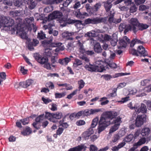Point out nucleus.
<instances>
[{"label":"nucleus","mask_w":151,"mask_h":151,"mask_svg":"<svg viewBox=\"0 0 151 151\" xmlns=\"http://www.w3.org/2000/svg\"><path fill=\"white\" fill-rule=\"evenodd\" d=\"M78 83L79 85V88L80 90L84 87L85 84V83L82 80L78 81Z\"/></svg>","instance_id":"603ef678"},{"label":"nucleus","mask_w":151,"mask_h":151,"mask_svg":"<svg viewBox=\"0 0 151 151\" xmlns=\"http://www.w3.org/2000/svg\"><path fill=\"white\" fill-rule=\"evenodd\" d=\"M94 50L97 53H100L102 51V49L99 43H96L94 45Z\"/></svg>","instance_id":"b1692460"},{"label":"nucleus","mask_w":151,"mask_h":151,"mask_svg":"<svg viewBox=\"0 0 151 151\" xmlns=\"http://www.w3.org/2000/svg\"><path fill=\"white\" fill-rule=\"evenodd\" d=\"M70 60V58L66 57L63 59H60L58 60V62L62 65H66Z\"/></svg>","instance_id":"a878e982"},{"label":"nucleus","mask_w":151,"mask_h":151,"mask_svg":"<svg viewBox=\"0 0 151 151\" xmlns=\"http://www.w3.org/2000/svg\"><path fill=\"white\" fill-rule=\"evenodd\" d=\"M53 10V8L52 6L47 7L45 8L44 11L46 13H48Z\"/></svg>","instance_id":"69168bd1"},{"label":"nucleus","mask_w":151,"mask_h":151,"mask_svg":"<svg viewBox=\"0 0 151 151\" xmlns=\"http://www.w3.org/2000/svg\"><path fill=\"white\" fill-rule=\"evenodd\" d=\"M144 43V42L143 41L135 38L133 39L132 41L130 44V46L133 47L134 46L135 44H142Z\"/></svg>","instance_id":"c85d7f7f"},{"label":"nucleus","mask_w":151,"mask_h":151,"mask_svg":"<svg viewBox=\"0 0 151 151\" xmlns=\"http://www.w3.org/2000/svg\"><path fill=\"white\" fill-rule=\"evenodd\" d=\"M62 116V113L58 112L55 113H53V119L55 118L57 119H60Z\"/></svg>","instance_id":"e433bc0d"},{"label":"nucleus","mask_w":151,"mask_h":151,"mask_svg":"<svg viewBox=\"0 0 151 151\" xmlns=\"http://www.w3.org/2000/svg\"><path fill=\"white\" fill-rule=\"evenodd\" d=\"M73 44L71 42L68 43L66 46V50L70 52L73 48Z\"/></svg>","instance_id":"09e8293b"},{"label":"nucleus","mask_w":151,"mask_h":151,"mask_svg":"<svg viewBox=\"0 0 151 151\" xmlns=\"http://www.w3.org/2000/svg\"><path fill=\"white\" fill-rule=\"evenodd\" d=\"M37 37L40 39H43L46 38L45 35L42 31L38 33Z\"/></svg>","instance_id":"ea45409f"},{"label":"nucleus","mask_w":151,"mask_h":151,"mask_svg":"<svg viewBox=\"0 0 151 151\" xmlns=\"http://www.w3.org/2000/svg\"><path fill=\"white\" fill-rule=\"evenodd\" d=\"M96 64L98 65L95 66V72H102L105 70L106 68H109L106 62H104L102 61H97Z\"/></svg>","instance_id":"6e6552de"},{"label":"nucleus","mask_w":151,"mask_h":151,"mask_svg":"<svg viewBox=\"0 0 151 151\" xmlns=\"http://www.w3.org/2000/svg\"><path fill=\"white\" fill-rule=\"evenodd\" d=\"M63 128L60 127V126L58 129L57 131V134L58 135H60L63 133Z\"/></svg>","instance_id":"0e129e2a"},{"label":"nucleus","mask_w":151,"mask_h":151,"mask_svg":"<svg viewBox=\"0 0 151 151\" xmlns=\"http://www.w3.org/2000/svg\"><path fill=\"white\" fill-rule=\"evenodd\" d=\"M107 20L106 17H96L94 18H88L85 20L84 23L85 24H97L101 23H105Z\"/></svg>","instance_id":"39448f33"},{"label":"nucleus","mask_w":151,"mask_h":151,"mask_svg":"<svg viewBox=\"0 0 151 151\" xmlns=\"http://www.w3.org/2000/svg\"><path fill=\"white\" fill-rule=\"evenodd\" d=\"M129 39L127 37L124 36L122 38L119 40V43L120 46H118V48L119 49L121 47H125L130 42Z\"/></svg>","instance_id":"9d476101"},{"label":"nucleus","mask_w":151,"mask_h":151,"mask_svg":"<svg viewBox=\"0 0 151 151\" xmlns=\"http://www.w3.org/2000/svg\"><path fill=\"white\" fill-rule=\"evenodd\" d=\"M137 9V8L136 7L135 5L133 4L132 6H131L129 9L130 12L132 13H133L136 12Z\"/></svg>","instance_id":"a19ab883"},{"label":"nucleus","mask_w":151,"mask_h":151,"mask_svg":"<svg viewBox=\"0 0 151 151\" xmlns=\"http://www.w3.org/2000/svg\"><path fill=\"white\" fill-rule=\"evenodd\" d=\"M85 41H81L80 40H78V55L79 56H80V55H83L84 53H86V50L84 48V46L83 44L84 43Z\"/></svg>","instance_id":"9b49d317"},{"label":"nucleus","mask_w":151,"mask_h":151,"mask_svg":"<svg viewBox=\"0 0 151 151\" xmlns=\"http://www.w3.org/2000/svg\"><path fill=\"white\" fill-rule=\"evenodd\" d=\"M147 111V109L145 105L144 104H142L140 107L137 106L136 108L135 112L137 114H139L141 112L142 113H146Z\"/></svg>","instance_id":"4468645a"},{"label":"nucleus","mask_w":151,"mask_h":151,"mask_svg":"<svg viewBox=\"0 0 151 151\" xmlns=\"http://www.w3.org/2000/svg\"><path fill=\"white\" fill-rule=\"evenodd\" d=\"M112 38L110 35L107 34H105L104 35V39L105 41H109L111 40Z\"/></svg>","instance_id":"e2e57ef3"},{"label":"nucleus","mask_w":151,"mask_h":151,"mask_svg":"<svg viewBox=\"0 0 151 151\" xmlns=\"http://www.w3.org/2000/svg\"><path fill=\"white\" fill-rule=\"evenodd\" d=\"M26 20L28 24H32V22L34 20V18L32 17H30L29 18H26Z\"/></svg>","instance_id":"6e6d98bb"},{"label":"nucleus","mask_w":151,"mask_h":151,"mask_svg":"<svg viewBox=\"0 0 151 151\" xmlns=\"http://www.w3.org/2000/svg\"><path fill=\"white\" fill-rule=\"evenodd\" d=\"M87 147L83 144H81L77 146L70 148L68 151H80L85 150Z\"/></svg>","instance_id":"dca6fc26"},{"label":"nucleus","mask_w":151,"mask_h":151,"mask_svg":"<svg viewBox=\"0 0 151 151\" xmlns=\"http://www.w3.org/2000/svg\"><path fill=\"white\" fill-rule=\"evenodd\" d=\"M76 16L80 19H83L85 18V17H88V14L85 12L82 13L78 12L76 13Z\"/></svg>","instance_id":"bb28decb"},{"label":"nucleus","mask_w":151,"mask_h":151,"mask_svg":"<svg viewBox=\"0 0 151 151\" xmlns=\"http://www.w3.org/2000/svg\"><path fill=\"white\" fill-rule=\"evenodd\" d=\"M48 32L50 34H52L54 36H57L58 34V32L55 30H53V29H49Z\"/></svg>","instance_id":"8fccbe9b"},{"label":"nucleus","mask_w":151,"mask_h":151,"mask_svg":"<svg viewBox=\"0 0 151 151\" xmlns=\"http://www.w3.org/2000/svg\"><path fill=\"white\" fill-rule=\"evenodd\" d=\"M45 117L50 120L51 121L53 122H56V121H54L53 117V113H50L49 112H46L45 114Z\"/></svg>","instance_id":"c756f323"},{"label":"nucleus","mask_w":151,"mask_h":151,"mask_svg":"<svg viewBox=\"0 0 151 151\" xmlns=\"http://www.w3.org/2000/svg\"><path fill=\"white\" fill-rule=\"evenodd\" d=\"M6 75L5 72H3L0 73V77L1 79L3 81L6 79Z\"/></svg>","instance_id":"338daca9"},{"label":"nucleus","mask_w":151,"mask_h":151,"mask_svg":"<svg viewBox=\"0 0 151 151\" xmlns=\"http://www.w3.org/2000/svg\"><path fill=\"white\" fill-rule=\"evenodd\" d=\"M117 42V38H114L113 37L110 41L111 45L113 47L115 46L116 45Z\"/></svg>","instance_id":"c03bdc74"},{"label":"nucleus","mask_w":151,"mask_h":151,"mask_svg":"<svg viewBox=\"0 0 151 151\" xmlns=\"http://www.w3.org/2000/svg\"><path fill=\"white\" fill-rule=\"evenodd\" d=\"M127 106L128 107L131 109H134L135 111L136 108L137 107V105H136L134 106H133L132 102H131L127 104Z\"/></svg>","instance_id":"bf43d9fd"},{"label":"nucleus","mask_w":151,"mask_h":151,"mask_svg":"<svg viewBox=\"0 0 151 151\" xmlns=\"http://www.w3.org/2000/svg\"><path fill=\"white\" fill-rule=\"evenodd\" d=\"M137 51L143 56L145 57L148 55L147 51L145 50V48L142 46H138Z\"/></svg>","instance_id":"6ab92c4d"},{"label":"nucleus","mask_w":151,"mask_h":151,"mask_svg":"<svg viewBox=\"0 0 151 151\" xmlns=\"http://www.w3.org/2000/svg\"><path fill=\"white\" fill-rule=\"evenodd\" d=\"M14 6L18 7L21 6L23 4V0H14Z\"/></svg>","instance_id":"473e14b6"},{"label":"nucleus","mask_w":151,"mask_h":151,"mask_svg":"<svg viewBox=\"0 0 151 151\" xmlns=\"http://www.w3.org/2000/svg\"><path fill=\"white\" fill-rule=\"evenodd\" d=\"M83 63L81 60L78 59H76L75 60V62L73 63V66L76 68L78 66L81 65Z\"/></svg>","instance_id":"2f4dec72"},{"label":"nucleus","mask_w":151,"mask_h":151,"mask_svg":"<svg viewBox=\"0 0 151 151\" xmlns=\"http://www.w3.org/2000/svg\"><path fill=\"white\" fill-rule=\"evenodd\" d=\"M112 4L108 3V1L104 2V7L107 14L109 17L108 21L110 23H114L117 24L120 23L122 21L120 16L119 17L114 18V14H115L114 10L111 8Z\"/></svg>","instance_id":"f03ea898"},{"label":"nucleus","mask_w":151,"mask_h":151,"mask_svg":"<svg viewBox=\"0 0 151 151\" xmlns=\"http://www.w3.org/2000/svg\"><path fill=\"white\" fill-rule=\"evenodd\" d=\"M50 41L45 40L42 41V45L43 47H46L49 45L50 43L52 41V38H51V37H50Z\"/></svg>","instance_id":"4c0bfd02"},{"label":"nucleus","mask_w":151,"mask_h":151,"mask_svg":"<svg viewBox=\"0 0 151 151\" xmlns=\"http://www.w3.org/2000/svg\"><path fill=\"white\" fill-rule=\"evenodd\" d=\"M27 4L28 7L30 9H33L36 6V4L34 0H24Z\"/></svg>","instance_id":"f3484780"},{"label":"nucleus","mask_w":151,"mask_h":151,"mask_svg":"<svg viewBox=\"0 0 151 151\" xmlns=\"http://www.w3.org/2000/svg\"><path fill=\"white\" fill-rule=\"evenodd\" d=\"M117 115L115 111H109L104 113L100 118L99 123L108 126L111 123V120Z\"/></svg>","instance_id":"7ed1b4c3"},{"label":"nucleus","mask_w":151,"mask_h":151,"mask_svg":"<svg viewBox=\"0 0 151 151\" xmlns=\"http://www.w3.org/2000/svg\"><path fill=\"white\" fill-rule=\"evenodd\" d=\"M145 1L146 0H135L134 2L136 5H139L144 3Z\"/></svg>","instance_id":"4d7b16f0"},{"label":"nucleus","mask_w":151,"mask_h":151,"mask_svg":"<svg viewBox=\"0 0 151 151\" xmlns=\"http://www.w3.org/2000/svg\"><path fill=\"white\" fill-rule=\"evenodd\" d=\"M79 57L80 59L84 61L85 63H88L90 61L89 59L87 57L84 55H80V56H79Z\"/></svg>","instance_id":"79ce46f5"},{"label":"nucleus","mask_w":151,"mask_h":151,"mask_svg":"<svg viewBox=\"0 0 151 151\" xmlns=\"http://www.w3.org/2000/svg\"><path fill=\"white\" fill-rule=\"evenodd\" d=\"M134 137L133 134H129L124 138L123 142L119 144L117 146H114L113 147L111 150L113 151L118 150L119 149L123 147L125 144V142H129L131 141Z\"/></svg>","instance_id":"423d86ee"},{"label":"nucleus","mask_w":151,"mask_h":151,"mask_svg":"<svg viewBox=\"0 0 151 151\" xmlns=\"http://www.w3.org/2000/svg\"><path fill=\"white\" fill-rule=\"evenodd\" d=\"M132 18L130 19L128 21L129 24L127 25L124 23H121L119 26V29L120 32L124 31V34H126L128 31H129L132 32L131 30L132 25L130 22L132 20Z\"/></svg>","instance_id":"0eeeda50"},{"label":"nucleus","mask_w":151,"mask_h":151,"mask_svg":"<svg viewBox=\"0 0 151 151\" xmlns=\"http://www.w3.org/2000/svg\"><path fill=\"white\" fill-rule=\"evenodd\" d=\"M99 121V118L98 117L94 118L93 120L91 125V127L92 128L95 127Z\"/></svg>","instance_id":"72a5a7b5"},{"label":"nucleus","mask_w":151,"mask_h":151,"mask_svg":"<svg viewBox=\"0 0 151 151\" xmlns=\"http://www.w3.org/2000/svg\"><path fill=\"white\" fill-rule=\"evenodd\" d=\"M150 130L149 128L144 127L141 130V134L143 137H147L149 134Z\"/></svg>","instance_id":"412c9836"},{"label":"nucleus","mask_w":151,"mask_h":151,"mask_svg":"<svg viewBox=\"0 0 151 151\" xmlns=\"http://www.w3.org/2000/svg\"><path fill=\"white\" fill-rule=\"evenodd\" d=\"M33 81L31 79H29L26 80L25 81V83L27 87L32 85L33 83Z\"/></svg>","instance_id":"5fc2aeb1"},{"label":"nucleus","mask_w":151,"mask_h":151,"mask_svg":"<svg viewBox=\"0 0 151 151\" xmlns=\"http://www.w3.org/2000/svg\"><path fill=\"white\" fill-rule=\"evenodd\" d=\"M107 126L104 125L99 123L98 128V133H100L101 132L103 131Z\"/></svg>","instance_id":"f704fd0d"},{"label":"nucleus","mask_w":151,"mask_h":151,"mask_svg":"<svg viewBox=\"0 0 151 151\" xmlns=\"http://www.w3.org/2000/svg\"><path fill=\"white\" fill-rule=\"evenodd\" d=\"M125 132L124 130H121L119 131V133H118V135L120 138L122 137L125 134Z\"/></svg>","instance_id":"774afa93"},{"label":"nucleus","mask_w":151,"mask_h":151,"mask_svg":"<svg viewBox=\"0 0 151 151\" xmlns=\"http://www.w3.org/2000/svg\"><path fill=\"white\" fill-rule=\"evenodd\" d=\"M146 141V139L145 138H143L140 139L137 143V144L138 145H140L144 144Z\"/></svg>","instance_id":"3c124183"},{"label":"nucleus","mask_w":151,"mask_h":151,"mask_svg":"<svg viewBox=\"0 0 151 151\" xmlns=\"http://www.w3.org/2000/svg\"><path fill=\"white\" fill-rule=\"evenodd\" d=\"M106 62L108 66H109L111 68L115 69L117 68L116 64L115 63H113L112 60H110L109 59H107L106 60Z\"/></svg>","instance_id":"4be33fe9"},{"label":"nucleus","mask_w":151,"mask_h":151,"mask_svg":"<svg viewBox=\"0 0 151 151\" xmlns=\"http://www.w3.org/2000/svg\"><path fill=\"white\" fill-rule=\"evenodd\" d=\"M109 55H110L109 57V59H110V60H112L114 59L116 56V54L115 52H113L109 50Z\"/></svg>","instance_id":"49530a36"},{"label":"nucleus","mask_w":151,"mask_h":151,"mask_svg":"<svg viewBox=\"0 0 151 151\" xmlns=\"http://www.w3.org/2000/svg\"><path fill=\"white\" fill-rule=\"evenodd\" d=\"M32 132V131L29 127H27L26 129L21 132L22 134L24 136L29 135Z\"/></svg>","instance_id":"7c9ffc66"},{"label":"nucleus","mask_w":151,"mask_h":151,"mask_svg":"<svg viewBox=\"0 0 151 151\" xmlns=\"http://www.w3.org/2000/svg\"><path fill=\"white\" fill-rule=\"evenodd\" d=\"M22 14V11L17 10L13 11L10 12V14L13 17L20 16Z\"/></svg>","instance_id":"cd10ccee"},{"label":"nucleus","mask_w":151,"mask_h":151,"mask_svg":"<svg viewBox=\"0 0 151 151\" xmlns=\"http://www.w3.org/2000/svg\"><path fill=\"white\" fill-rule=\"evenodd\" d=\"M39 43V41L36 39H34L32 43L30 42L28 45V48L30 50H32L34 48L33 46H36Z\"/></svg>","instance_id":"5701e85b"},{"label":"nucleus","mask_w":151,"mask_h":151,"mask_svg":"<svg viewBox=\"0 0 151 151\" xmlns=\"http://www.w3.org/2000/svg\"><path fill=\"white\" fill-rule=\"evenodd\" d=\"M146 116L145 114L137 115L135 120V126L139 127L142 125L146 122Z\"/></svg>","instance_id":"1a4fd4ad"},{"label":"nucleus","mask_w":151,"mask_h":151,"mask_svg":"<svg viewBox=\"0 0 151 151\" xmlns=\"http://www.w3.org/2000/svg\"><path fill=\"white\" fill-rule=\"evenodd\" d=\"M63 16L62 13L59 11H56L53 12L49 16V19H53L56 18H60Z\"/></svg>","instance_id":"f8f14e48"},{"label":"nucleus","mask_w":151,"mask_h":151,"mask_svg":"<svg viewBox=\"0 0 151 151\" xmlns=\"http://www.w3.org/2000/svg\"><path fill=\"white\" fill-rule=\"evenodd\" d=\"M75 1V0H66L63 3L62 5L64 7H67L70 3L73 1L74 2Z\"/></svg>","instance_id":"a18cd8bd"},{"label":"nucleus","mask_w":151,"mask_h":151,"mask_svg":"<svg viewBox=\"0 0 151 151\" xmlns=\"http://www.w3.org/2000/svg\"><path fill=\"white\" fill-rule=\"evenodd\" d=\"M121 118L120 117H118L114 120L113 122L115 125H118V126L120 125V123H121Z\"/></svg>","instance_id":"58836bf2"},{"label":"nucleus","mask_w":151,"mask_h":151,"mask_svg":"<svg viewBox=\"0 0 151 151\" xmlns=\"http://www.w3.org/2000/svg\"><path fill=\"white\" fill-rule=\"evenodd\" d=\"M34 57L35 59L40 63L44 64L48 61V59L46 57H41L40 55L36 54Z\"/></svg>","instance_id":"ddd939ff"},{"label":"nucleus","mask_w":151,"mask_h":151,"mask_svg":"<svg viewBox=\"0 0 151 151\" xmlns=\"http://www.w3.org/2000/svg\"><path fill=\"white\" fill-rule=\"evenodd\" d=\"M94 133L93 128H90L87 131L84 132L82 134V137L85 139H88V137Z\"/></svg>","instance_id":"2eb2a0df"},{"label":"nucleus","mask_w":151,"mask_h":151,"mask_svg":"<svg viewBox=\"0 0 151 151\" xmlns=\"http://www.w3.org/2000/svg\"><path fill=\"white\" fill-rule=\"evenodd\" d=\"M132 20L130 22L132 25L131 30L132 32L135 34H136L139 31L145 29L149 27V26L146 24L140 23L136 18H133Z\"/></svg>","instance_id":"20e7f679"},{"label":"nucleus","mask_w":151,"mask_h":151,"mask_svg":"<svg viewBox=\"0 0 151 151\" xmlns=\"http://www.w3.org/2000/svg\"><path fill=\"white\" fill-rule=\"evenodd\" d=\"M84 67L86 70L89 71L91 72H95L96 69L95 66L92 65L90 63L86 64Z\"/></svg>","instance_id":"393cba45"},{"label":"nucleus","mask_w":151,"mask_h":151,"mask_svg":"<svg viewBox=\"0 0 151 151\" xmlns=\"http://www.w3.org/2000/svg\"><path fill=\"white\" fill-rule=\"evenodd\" d=\"M22 20L17 18L16 20V24L15 27H14V21L12 19L9 20L5 17H0V28H2L6 31L17 30V34L19 35L23 39H27V33L23 29V25H22Z\"/></svg>","instance_id":"f257e3e1"},{"label":"nucleus","mask_w":151,"mask_h":151,"mask_svg":"<svg viewBox=\"0 0 151 151\" xmlns=\"http://www.w3.org/2000/svg\"><path fill=\"white\" fill-rule=\"evenodd\" d=\"M149 8V6L142 5L140 6L139 7V10L140 11H143L148 9Z\"/></svg>","instance_id":"de8ad7c7"},{"label":"nucleus","mask_w":151,"mask_h":151,"mask_svg":"<svg viewBox=\"0 0 151 151\" xmlns=\"http://www.w3.org/2000/svg\"><path fill=\"white\" fill-rule=\"evenodd\" d=\"M118 125L114 124L110 129L109 134H111L117 130L119 128Z\"/></svg>","instance_id":"c9c22d12"},{"label":"nucleus","mask_w":151,"mask_h":151,"mask_svg":"<svg viewBox=\"0 0 151 151\" xmlns=\"http://www.w3.org/2000/svg\"><path fill=\"white\" fill-rule=\"evenodd\" d=\"M44 118V114L41 115L36 118L35 119V122H34L32 124L34 127L37 129H38L39 128V127H37V125L38 124L39 122H40Z\"/></svg>","instance_id":"a211bd4d"},{"label":"nucleus","mask_w":151,"mask_h":151,"mask_svg":"<svg viewBox=\"0 0 151 151\" xmlns=\"http://www.w3.org/2000/svg\"><path fill=\"white\" fill-rule=\"evenodd\" d=\"M46 86L51 89H53L54 87L53 83L51 82L47 83L46 84Z\"/></svg>","instance_id":"680f3d73"},{"label":"nucleus","mask_w":151,"mask_h":151,"mask_svg":"<svg viewBox=\"0 0 151 151\" xmlns=\"http://www.w3.org/2000/svg\"><path fill=\"white\" fill-rule=\"evenodd\" d=\"M120 138L118 134H115L114 135L112 141L113 142H115L118 140Z\"/></svg>","instance_id":"864d4df0"},{"label":"nucleus","mask_w":151,"mask_h":151,"mask_svg":"<svg viewBox=\"0 0 151 151\" xmlns=\"http://www.w3.org/2000/svg\"><path fill=\"white\" fill-rule=\"evenodd\" d=\"M101 4L100 3H96L94 6L95 9V11L96 12L101 7Z\"/></svg>","instance_id":"052dcab7"},{"label":"nucleus","mask_w":151,"mask_h":151,"mask_svg":"<svg viewBox=\"0 0 151 151\" xmlns=\"http://www.w3.org/2000/svg\"><path fill=\"white\" fill-rule=\"evenodd\" d=\"M65 95L66 93L65 92H63L62 93H56L55 94V97L56 98H60L64 96Z\"/></svg>","instance_id":"37998d69"},{"label":"nucleus","mask_w":151,"mask_h":151,"mask_svg":"<svg viewBox=\"0 0 151 151\" xmlns=\"http://www.w3.org/2000/svg\"><path fill=\"white\" fill-rule=\"evenodd\" d=\"M141 133V130L140 129H138L135 132L134 137V138H136L138 137Z\"/></svg>","instance_id":"13d9d810"},{"label":"nucleus","mask_w":151,"mask_h":151,"mask_svg":"<svg viewBox=\"0 0 151 151\" xmlns=\"http://www.w3.org/2000/svg\"><path fill=\"white\" fill-rule=\"evenodd\" d=\"M93 31V30L90 32H87L85 34V37H96L97 36H98L99 37L100 36H101L102 37H103V35L102 34H97V33H94V32Z\"/></svg>","instance_id":"aec40b11"}]
</instances>
